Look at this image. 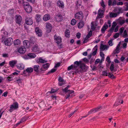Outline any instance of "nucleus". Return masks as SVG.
<instances>
[{"label":"nucleus","instance_id":"obj_58","mask_svg":"<svg viewBox=\"0 0 128 128\" xmlns=\"http://www.w3.org/2000/svg\"><path fill=\"white\" fill-rule=\"evenodd\" d=\"M7 80L9 81H10L12 80V77L8 76L7 78Z\"/></svg>","mask_w":128,"mask_h":128},{"label":"nucleus","instance_id":"obj_62","mask_svg":"<svg viewBox=\"0 0 128 128\" xmlns=\"http://www.w3.org/2000/svg\"><path fill=\"white\" fill-rule=\"evenodd\" d=\"M100 56L101 57H104V54L103 52H100Z\"/></svg>","mask_w":128,"mask_h":128},{"label":"nucleus","instance_id":"obj_43","mask_svg":"<svg viewBox=\"0 0 128 128\" xmlns=\"http://www.w3.org/2000/svg\"><path fill=\"white\" fill-rule=\"evenodd\" d=\"M92 31L91 30H90L89 32V33H88V34L87 35L86 37L87 38H89L92 35Z\"/></svg>","mask_w":128,"mask_h":128},{"label":"nucleus","instance_id":"obj_40","mask_svg":"<svg viewBox=\"0 0 128 128\" xmlns=\"http://www.w3.org/2000/svg\"><path fill=\"white\" fill-rule=\"evenodd\" d=\"M56 68H53L47 74V75H48L50 73H53L56 71Z\"/></svg>","mask_w":128,"mask_h":128},{"label":"nucleus","instance_id":"obj_11","mask_svg":"<svg viewBox=\"0 0 128 128\" xmlns=\"http://www.w3.org/2000/svg\"><path fill=\"white\" fill-rule=\"evenodd\" d=\"M56 21L58 22H61L63 19L62 16L60 14H58L56 15L55 17Z\"/></svg>","mask_w":128,"mask_h":128},{"label":"nucleus","instance_id":"obj_50","mask_svg":"<svg viewBox=\"0 0 128 128\" xmlns=\"http://www.w3.org/2000/svg\"><path fill=\"white\" fill-rule=\"evenodd\" d=\"M58 81L60 82H64V80L60 76L59 77L58 79Z\"/></svg>","mask_w":128,"mask_h":128},{"label":"nucleus","instance_id":"obj_15","mask_svg":"<svg viewBox=\"0 0 128 128\" xmlns=\"http://www.w3.org/2000/svg\"><path fill=\"white\" fill-rule=\"evenodd\" d=\"M32 50L33 52H36L38 51L39 50L38 46V44H36L32 46Z\"/></svg>","mask_w":128,"mask_h":128},{"label":"nucleus","instance_id":"obj_49","mask_svg":"<svg viewBox=\"0 0 128 128\" xmlns=\"http://www.w3.org/2000/svg\"><path fill=\"white\" fill-rule=\"evenodd\" d=\"M119 36V34L118 33H116L115 34V35L114 36V37L115 38H118Z\"/></svg>","mask_w":128,"mask_h":128},{"label":"nucleus","instance_id":"obj_21","mask_svg":"<svg viewBox=\"0 0 128 128\" xmlns=\"http://www.w3.org/2000/svg\"><path fill=\"white\" fill-rule=\"evenodd\" d=\"M70 31L68 29H66L65 32V36L68 38H69L70 37Z\"/></svg>","mask_w":128,"mask_h":128},{"label":"nucleus","instance_id":"obj_27","mask_svg":"<svg viewBox=\"0 0 128 128\" xmlns=\"http://www.w3.org/2000/svg\"><path fill=\"white\" fill-rule=\"evenodd\" d=\"M108 28V26L107 24L104 25L102 27V28L101 31H102V33H104V32L105 30L107 29Z\"/></svg>","mask_w":128,"mask_h":128},{"label":"nucleus","instance_id":"obj_3","mask_svg":"<svg viewBox=\"0 0 128 128\" xmlns=\"http://www.w3.org/2000/svg\"><path fill=\"white\" fill-rule=\"evenodd\" d=\"M75 17L76 19L80 21L82 20L84 18L82 12L80 11L77 13L75 15Z\"/></svg>","mask_w":128,"mask_h":128},{"label":"nucleus","instance_id":"obj_14","mask_svg":"<svg viewBox=\"0 0 128 128\" xmlns=\"http://www.w3.org/2000/svg\"><path fill=\"white\" fill-rule=\"evenodd\" d=\"M70 87V85H68L64 89H62V91L64 92L67 93V92H69V93H73L74 94V91L73 90H68L69 88Z\"/></svg>","mask_w":128,"mask_h":128},{"label":"nucleus","instance_id":"obj_13","mask_svg":"<svg viewBox=\"0 0 128 128\" xmlns=\"http://www.w3.org/2000/svg\"><path fill=\"white\" fill-rule=\"evenodd\" d=\"M54 40L56 41V42L57 44H59L62 42L61 38L59 36H58L55 35L54 36Z\"/></svg>","mask_w":128,"mask_h":128},{"label":"nucleus","instance_id":"obj_42","mask_svg":"<svg viewBox=\"0 0 128 128\" xmlns=\"http://www.w3.org/2000/svg\"><path fill=\"white\" fill-rule=\"evenodd\" d=\"M76 21L75 19H72L71 21V24L72 26L76 24Z\"/></svg>","mask_w":128,"mask_h":128},{"label":"nucleus","instance_id":"obj_33","mask_svg":"<svg viewBox=\"0 0 128 128\" xmlns=\"http://www.w3.org/2000/svg\"><path fill=\"white\" fill-rule=\"evenodd\" d=\"M26 71L28 73H31L33 70V68L30 67L27 68L26 69Z\"/></svg>","mask_w":128,"mask_h":128},{"label":"nucleus","instance_id":"obj_41","mask_svg":"<svg viewBox=\"0 0 128 128\" xmlns=\"http://www.w3.org/2000/svg\"><path fill=\"white\" fill-rule=\"evenodd\" d=\"M67 92L68 93V94L67 95V96L65 97V98L66 99H67L69 97H72V94L70 95V94H72V93H69V92Z\"/></svg>","mask_w":128,"mask_h":128},{"label":"nucleus","instance_id":"obj_63","mask_svg":"<svg viewBox=\"0 0 128 128\" xmlns=\"http://www.w3.org/2000/svg\"><path fill=\"white\" fill-rule=\"evenodd\" d=\"M8 93V92H4L2 94V96H4L5 97L7 95Z\"/></svg>","mask_w":128,"mask_h":128},{"label":"nucleus","instance_id":"obj_54","mask_svg":"<svg viewBox=\"0 0 128 128\" xmlns=\"http://www.w3.org/2000/svg\"><path fill=\"white\" fill-rule=\"evenodd\" d=\"M101 108V106H99L97 108H94L95 111L94 112H95L97 111H98L99 110H100Z\"/></svg>","mask_w":128,"mask_h":128},{"label":"nucleus","instance_id":"obj_9","mask_svg":"<svg viewBox=\"0 0 128 128\" xmlns=\"http://www.w3.org/2000/svg\"><path fill=\"white\" fill-rule=\"evenodd\" d=\"M25 21L26 24L28 25H31L33 23V21L32 18L26 16L25 18Z\"/></svg>","mask_w":128,"mask_h":128},{"label":"nucleus","instance_id":"obj_25","mask_svg":"<svg viewBox=\"0 0 128 128\" xmlns=\"http://www.w3.org/2000/svg\"><path fill=\"white\" fill-rule=\"evenodd\" d=\"M108 48V47L106 45L102 44L100 47V51H103L106 49H107Z\"/></svg>","mask_w":128,"mask_h":128},{"label":"nucleus","instance_id":"obj_4","mask_svg":"<svg viewBox=\"0 0 128 128\" xmlns=\"http://www.w3.org/2000/svg\"><path fill=\"white\" fill-rule=\"evenodd\" d=\"M33 69L35 72L38 73H39L44 70L42 68H40V66L38 65H34Z\"/></svg>","mask_w":128,"mask_h":128},{"label":"nucleus","instance_id":"obj_7","mask_svg":"<svg viewBox=\"0 0 128 128\" xmlns=\"http://www.w3.org/2000/svg\"><path fill=\"white\" fill-rule=\"evenodd\" d=\"M35 32L36 35L38 36H41L42 34V31L38 27H36L35 28Z\"/></svg>","mask_w":128,"mask_h":128},{"label":"nucleus","instance_id":"obj_46","mask_svg":"<svg viewBox=\"0 0 128 128\" xmlns=\"http://www.w3.org/2000/svg\"><path fill=\"white\" fill-rule=\"evenodd\" d=\"M27 119V118L25 116L23 117L21 120L20 122H23L26 121V119Z\"/></svg>","mask_w":128,"mask_h":128},{"label":"nucleus","instance_id":"obj_2","mask_svg":"<svg viewBox=\"0 0 128 128\" xmlns=\"http://www.w3.org/2000/svg\"><path fill=\"white\" fill-rule=\"evenodd\" d=\"M15 21L16 23L19 26L22 25V20L21 16L19 14L16 15L15 17Z\"/></svg>","mask_w":128,"mask_h":128},{"label":"nucleus","instance_id":"obj_61","mask_svg":"<svg viewBox=\"0 0 128 128\" xmlns=\"http://www.w3.org/2000/svg\"><path fill=\"white\" fill-rule=\"evenodd\" d=\"M113 24H114V25H112V28L114 29V28L115 27V26H116V23L115 22H113Z\"/></svg>","mask_w":128,"mask_h":128},{"label":"nucleus","instance_id":"obj_57","mask_svg":"<svg viewBox=\"0 0 128 128\" xmlns=\"http://www.w3.org/2000/svg\"><path fill=\"white\" fill-rule=\"evenodd\" d=\"M112 41V40H110L108 42V44L110 46H112L113 45Z\"/></svg>","mask_w":128,"mask_h":128},{"label":"nucleus","instance_id":"obj_37","mask_svg":"<svg viewBox=\"0 0 128 128\" xmlns=\"http://www.w3.org/2000/svg\"><path fill=\"white\" fill-rule=\"evenodd\" d=\"M114 64H112L110 66V70L111 72H112L113 71H114V72H116V70H114Z\"/></svg>","mask_w":128,"mask_h":128},{"label":"nucleus","instance_id":"obj_36","mask_svg":"<svg viewBox=\"0 0 128 128\" xmlns=\"http://www.w3.org/2000/svg\"><path fill=\"white\" fill-rule=\"evenodd\" d=\"M120 52V49L119 48L116 47L115 50L114 51L113 53L114 54H118Z\"/></svg>","mask_w":128,"mask_h":128},{"label":"nucleus","instance_id":"obj_1","mask_svg":"<svg viewBox=\"0 0 128 128\" xmlns=\"http://www.w3.org/2000/svg\"><path fill=\"white\" fill-rule=\"evenodd\" d=\"M81 61L78 62V61L75 62L74 63V64H72L70 66L68 67V70H75V72L76 73H79V71L78 70V67L80 65Z\"/></svg>","mask_w":128,"mask_h":128},{"label":"nucleus","instance_id":"obj_47","mask_svg":"<svg viewBox=\"0 0 128 128\" xmlns=\"http://www.w3.org/2000/svg\"><path fill=\"white\" fill-rule=\"evenodd\" d=\"M110 60V57L108 56H107L106 58V60L108 64H110L111 62Z\"/></svg>","mask_w":128,"mask_h":128},{"label":"nucleus","instance_id":"obj_64","mask_svg":"<svg viewBox=\"0 0 128 128\" xmlns=\"http://www.w3.org/2000/svg\"><path fill=\"white\" fill-rule=\"evenodd\" d=\"M56 90H55L52 89L51 91L50 92V94H52L56 92Z\"/></svg>","mask_w":128,"mask_h":128},{"label":"nucleus","instance_id":"obj_18","mask_svg":"<svg viewBox=\"0 0 128 128\" xmlns=\"http://www.w3.org/2000/svg\"><path fill=\"white\" fill-rule=\"evenodd\" d=\"M41 17V15L37 14L35 16V18L36 22L37 23H38L42 20Z\"/></svg>","mask_w":128,"mask_h":128},{"label":"nucleus","instance_id":"obj_44","mask_svg":"<svg viewBox=\"0 0 128 128\" xmlns=\"http://www.w3.org/2000/svg\"><path fill=\"white\" fill-rule=\"evenodd\" d=\"M8 14H14V9H10L9 10H8Z\"/></svg>","mask_w":128,"mask_h":128},{"label":"nucleus","instance_id":"obj_48","mask_svg":"<svg viewBox=\"0 0 128 128\" xmlns=\"http://www.w3.org/2000/svg\"><path fill=\"white\" fill-rule=\"evenodd\" d=\"M91 28L93 30H94L96 28V27L94 26V24L92 22L91 24Z\"/></svg>","mask_w":128,"mask_h":128},{"label":"nucleus","instance_id":"obj_60","mask_svg":"<svg viewBox=\"0 0 128 128\" xmlns=\"http://www.w3.org/2000/svg\"><path fill=\"white\" fill-rule=\"evenodd\" d=\"M108 76L110 78H112V76H114V75L112 74H110L109 72L108 73Z\"/></svg>","mask_w":128,"mask_h":128},{"label":"nucleus","instance_id":"obj_10","mask_svg":"<svg viewBox=\"0 0 128 128\" xmlns=\"http://www.w3.org/2000/svg\"><path fill=\"white\" fill-rule=\"evenodd\" d=\"M17 50L18 52L22 54H24L26 51V48L23 46L20 47V48H17Z\"/></svg>","mask_w":128,"mask_h":128},{"label":"nucleus","instance_id":"obj_59","mask_svg":"<svg viewBox=\"0 0 128 128\" xmlns=\"http://www.w3.org/2000/svg\"><path fill=\"white\" fill-rule=\"evenodd\" d=\"M81 36V34L80 32H78L77 33L76 35V36L78 39L80 38Z\"/></svg>","mask_w":128,"mask_h":128},{"label":"nucleus","instance_id":"obj_30","mask_svg":"<svg viewBox=\"0 0 128 128\" xmlns=\"http://www.w3.org/2000/svg\"><path fill=\"white\" fill-rule=\"evenodd\" d=\"M16 62V61L15 60H12L9 62V64L11 67H13Z\"/></svg>","mask_w":128,"mask_h":128},{"label":"nucleus","instance_id":"obj_17","mask_svg":"<svg viewBox=\"0 0 128 128\" xmlns=\"http://www.w3.org/2000/svg\"><path fill=\"white\" fill-rule=\"evenodd\" d=\"M36 62L38 64H39L40 63L43 64L47 62V61L45 60L42 59L40 57L38 59L36 60Z\"/></svg>","mask_w":128,"mask_h":128},{"label":"nucleus","instance_id":"obj_28","mask_svg":"<svg viewBox=\"0 0 128 128\" xmlns=\"http://www.w3.org/2000/svg\"><path fill=\"white\" fill-rule=\"evenodd\" d=\"M93 50H95L93 52L92 55L94 56L96 54L98 51V46L97 45H96L94 46V47L93 48Z\"/></svg>","mask_w":128,"mask_h":128},{"label":"nucleus","instance_id":"obj_31","mask_svg":"<svg viewBox=\"0 0 128 128\" xmlns=\"http://www.w3.org/2000/svg\"><path fill=\"white\" fill-rule=\"evenodd\" d=\"M28 56L32 58H35L36 56V55L35 54L33 53H30L28 54Z\"/></svg>","mask_w":128,"mask_h":128},{"label":"nucleus","instance_id":"obj_38","mask_svg":"<svg viewBox=\"0 0 128 128\" xmlns=\"http://www.w3.org/2000/svg\"><path fill=\"white\" fill-rule=\"evenodd\" d=\"M125 95L123 94H119V97L118 98V100H119L120 99V100L119 101V102H120V99L121 98H122L124 97L125 96Z\"/></svg>","mask_w":128,"mask_h":128},{"label":"nucleus","instance_id":"obj_34","mask_svg":"<svg viewBox=\"0 0 128 128\" xmlns=\"http://www.w3.org/2000/svg\"><path fill=\"white\" fill-rule=\"evenodd\" d=\"M23 5L24 8L28 6V5H30L28 2H24V1L23 2Z\"/></svg>","mask_w":128,"mask_h":128},{"label":"nucleus","instance_id":"obj_5","mask_svg":"<svg viewBox=\"0 0 128 128\" xmlns=\"http://www.w3.org/2000/svg\"><path fill=\"white\" fill-rule=\"evenodd\" d=\"M13 42V39L11 38H9L5 40L4 43L6 45L10 46L12 44Z\"/></svg>","mask_w":128,"mask_h":128},{"label":"nucleus","instance_id":"obj_19","mask_svg":"<svg viewBox=\"0 0 128 128\" xmlns=\"http://www.w3.org/2000/svg\"><path fill=\"white\" fill-rule=\"evenodd\" d=\"M24 9L26 12L28 13H30L32 10V7L30 5H28Z\"/></svg>","mask_w":128,"mask_h":128},{"label":"nucleus","instance_id":"obj_45","mask_svg":"<svg viewBox=\"0 0 128 128\" xmlns=\"http://www.w3.org/2000/svg\"><path fill=\"white\" fill-rule=\"evenodd\" d=\"M123 36V37L124 38L128 37V35L127 33V31L126 30H125L124 32Z\"/></svg>","mask_w":128,"mask_h":128},{"label":"nucleus","instance_id":"obj_39","mask_svg":"<svg viewBox=\"0 0 128 128\" xmlns=\"http://www.w3.org/2000/svg\"><path fill=\"white\" fill-rule=\"evenodd\" d=\"M117 14L116 13H111L110 15V17H115L117 16Z\"/></svg>","mask_w":128,"mask_h":128},{"label":"nucleus","instance_id":"obj_12","mask_svg":"<svg viewBox=\"0 0 128 128\" xmlns=\"http://www.w3.org/2000/svg\"><path fill=\"white\" fill-rule=\"evenodd\" d=\"M46 31L48 33L50 32L52 30V25L50 23H47L46 24Z\"/></svg>","mask_w":128,"mask_h":128},{"label":"nucleus","instance_id":"obj_16","mask_svg":"<svg viewBox=\"0 0 128 128\" xmlns=\"http://www.w3.org/2000/svg\"><path fill=\"white\" fill-rule=\"evenodd\" d=\"M57 6L61 8H63L64 7V2L62 1L58 0L57 2Z\"/></svg>","mask_w":128,"mask_h":128},{"label":"nucleus","instance_id":"obj_29","mask_svg":"<svg viewBox=\"0 0 128 128\" xmlns=\"http://www.w3.org/2000/svg\"><path fill=\"white\" fill-rule=\"evenodd\" d=\"M78 24V27L79 28H82L84 26V23L83 21H80Z\"/></svg>","mask_w":128,"mask_h":128},{"label":"nucleus","instance_id":"obj_8","mask_svg":"<svg viewBox=\"0 0 128 128\" xmlns=\"http://www.w3.org/2000/svg\"><path fill=\"white\" fill-rule=\"evenodd\" d=\"M80 68L81 70L79 71V72L82 71L86 72L88 68V67L84 63L81 64L80 65Z\"/></svg>","mask_w":128,"mask_h":128},{"label":"nucleus","instance_id":"obj_22","mask_svg":"<svg viewBox=\"0 0 128 128\" xmlns=\"http://www.w3.org/2000/svg\"><path fill=\"white\" fill-rule=\"evenodd\" d=\"M50 66V65L49 63H46L45 64L42 65V67L43 70H44L43 71H45L46 70H47L49 68Z\"/></svg>","mask_w":128,"mask_h":128},{"label":"nucleus","instance_id":"obj_52","mask_svg":"<svg viewBox=\"0 0 128 128\" xmlns=\"http://www.w3.org/2000/svg\"><path fill=\"white\" fill-rule=\"evenodd\" d=\"M124 4H125V5L126 6V7L125 9V10L127 11L128 10V2H125Z\"/></svg>","mask_w":128,"mask_h":128},{"label":"nucleus","instance_id":"obj_6","mask_svg":"<svg viewBox=\"0 0 128 128\" xmlns=\"http://www.w3.org/2000/svg\"><path fill=\"white\" fill-rule=\"evenodd\" d=\"M18 103L16 102H14L11 105L9 111L10 112H12L13 110V109H16L18 108Z\"/></svg>","mask_w":128,"mask_h":128},{"label":"nucleus","instance_id":"obj_23","mask_svg":"<svg viewBox=\"0 0 128 128\" xmlns=\"http://www.w3.org/2000/svg\"><path fill=\"white\" fill-rule=\"evenodd\" d=\"M20 43L21 42L18 39H17L15 40L14 41V44L15 46L20 45Z\"/></svg>","mask_w":128,"mask_h":128},{"label":"nucleus","instance_id":"obj_55","mask_svg":"<svg viewBox=\"0 0 128 128\" xmlns=\"http://www.w3.org/2000/svg\"><path fill=\"white\" fill-rule=\"evenodd\" d=\"M112 0H109L108 2V5L110 6H112Z\"/></svg>","mask_w":128,"mask_h":128},{"label":"nucleus","instance_id":"obj_35","mask_svg":"<svg viewBox=\"0 0 128 128\" xmlns=\"http://www.w3.org/2000/svg\"><path fill=\"white\" fill-rule=\"evenodd\" d=\"M100 4L101 6L103 7V10H104L106 6L104 4V2L103 0H101V2L100 3Z\"/></svg>","mask_w":128,"mask_h":128},{"label":"nucleus","instance_id":"obj_53","mask_svg":"<svg viewBox=\"0 0 128 128\" xmlns=\"http://www.w3.org/2000/svg\"><path fill=\"white\" fill-rule=\"evenodd\" d=\"M119 22L120 25H122L125 22V21L124 20H122L119 21Z\"/></svg>","mask_w":128,"mask_h":128},{"label":"nucleus","instance_id":"obj_51","mask_svg":"<svg viewBox=\"0 0 128 128\" xmlns=\"http://www.w3.org/2000/svg\"><path fill=\"white\" fill-rule=\"evenodd\" d=\"M88 38L86 37L83 42V44H84L88 40Z\"/></svg>","mask_w":128,"mask_h":128},{"label":"nucleus","instance_id":"obj_26","mask_svg":"<svg viewBox=\"0 0 128 128\" xmlns=\"http://www.w3.org/2000/svg\"><path fill=\"white\" fill-rule=\"evenodd\" d=\"M29 42L28 40H25L23 41V43L24 46L25 48H28L29 46L28 45V44Z\"/></svg>","mask_w":128,"mask_h":128},{"label":"nucleus","instance_id":"obj_32","mask_svg":"<svg viewBox=\"0 0 128 128\" xmlns=\"http://www.w3.org/2000/svg\"><path fill=\"white\" fill-rule=\"evenodd\" d=\"M104 11L103 10H99L98 11V15L100 16H101V18H102L101 16H102L103 15Z\"/></svg>","mask_w":128,"mask_h":128},{"label":"nucleus","instance_id":"obj_56","mask_svg":"<svg viewBox=\"0 0 128 128\" xmlns=\"http://www.w3.org/2000/svg\"><path fill=\"white\" fill-rule=\"evenodd\" d=\"M108 72L107 71H104L102 72V75L104 76H107Z\"/></svg>","mask_w":128,"mask_h":128},{"label":"nucleus","instance_id":"obj_24","mask_svg":"<svg viewBox=\"0 0 128 128\" xmlns=\"http://www.w3.org/2000/svg\"><path fill=\"white\" fill-rule=\"evenodd\" d=\"M35 40V39L34 37L32 36L30 37L29 39L30 44H34Z\"/></svg>","mask_w":128,"mask_h":128},{"label":"nucleus","instance_id":"obj_20","mask_svg":"<svg viewBox=\"0 0 128 128\" xmlns=\"http://www.w3.org/2000/svg\"><path fill=\"white\" fill-rule=\"evenodd\" d=\"M50 15L48 14H47L44 16L43 19L44 20L46 21L50 19Z\"/></svg>","mask_w":128,"mask_h":128}]
</instances>
